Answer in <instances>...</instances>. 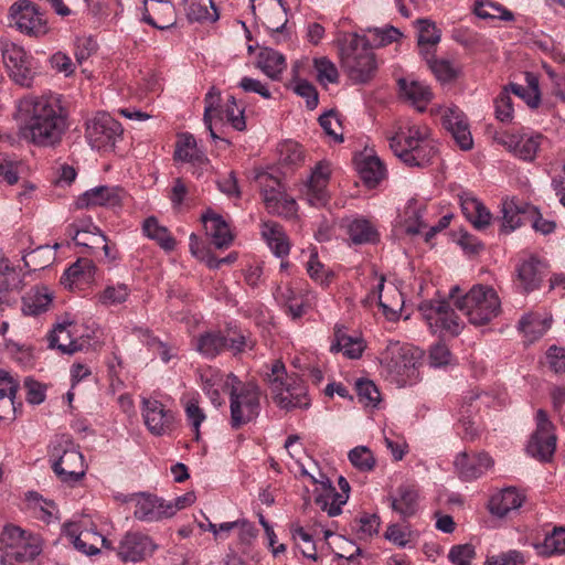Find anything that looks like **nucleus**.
Returning a JSON list of instances; mask_svg holds the SVG:
<instances>
[{
  "label": "nucleus",
  "mask_w": 565,
  "mask_h": 565,
  "mask_svg": "<svg viewBox=\"0 0 565 565\" xmlns=\"http://www.w3.org/2000/svg\"><path fill=\"white\" fill-rule=\"evenodd\" d=\"M52 295L46 287L32 290L23 297L22 312L25 316H38L49 310Z\"/></svg>",
  "instance_id": "58836bf2"
},
{
  "label": "nucleus",
  "mask_w": 565,
  "mask_h": 565,
  "mask_svg": "<svg viewBox=\"0 0 565 565\" xmlns=\"http://www.w3.org/2000/svg\"><path fill=\"white\" fill-rule=\"evenodd\" d=\"M202 222L206 234L211 237L213 245L216 248L228 247L233 241V235L230 231L228 224L222 216L207 212L202 216Z\"/></svg>",
  "instance_id": "72a5a7b5"
},
{
  "label": "nucleus",
  "mask_w": 565,
  "mask_h": 565,
  "mask_svg": "<svg viewBox=\"0 0 565 565\" xmlns=\"http://www.w3.org/2000/svg\"><path fill=\"white\" fill-rule=\"evenodd\" d=\"M330 166L327 162H319L308 182L305 184L303 195L307 202L312 206H323L329 200V192L327 190L330 178Z\"/></svg>",
  "instance_id": "412c9836"
},
{
  "label": "nucleus",
  "mask_w": 565,
  "mask_h": 565,
  "mask_svg": "<svg viewBox=\"0 0 565 565\" xmlns=\"http://www.w3.org/2000/svg\"><path fill=\"white\" fill-rule=\"evenodd\" d=\"M419 359L420 352L412 345L390 341L381 352L380 363L386 379L403 387L417 382Z\"/></svg>",
  "instance_id": "423d86ee"
},
{
  "label": "nucleus",
  "mask_w": 565,
  "mask_h": 565,
  "mask_svg": "<svg viewBox=\"0 0 565 565\" xmlns=\"http://www.w3.org/2000/svg\"><path fill=\"white\" fill-rule=\"evenodd\" d=\"M384 537L394 545L405 548L412 543L413 533L407 526L390 524L384 533Z\"/></svg>",
  "instance_id": "0e129e2a"
},
{
  "label": "nucleus",
  "mask_w": 565,
  "mask_h": 565,
  "mask_svg": "<svg viewBox=\"0 0 565 565\" xmlns=\"http://www.w3.org/2000/svg\"><path fill=\"white\" fill-rule=\"evenodd\" d=\"M347 228L354 244H367L377 241L379 234L374 225L363 217H355L349 221Z\"/></svg>",
  "instance_id": "ea45409f"
},
{
  "label": "nucleus",
  "mask_w": 565,
  "mask_h": 565,
  "mask_svg": "<svg viewBox=\"0 0 565 565\" xmlns=\"http://www.w3.org/2000/svg\"><path fill=\"white\" fill-rule=\"evenodd\" d=\"M270 214H276L284 217H291L297 212V203L294 198L286 194L284 191L279 195L270 196L266 205Z\"/></svg>",
  "instance_id": "3c124183"
},
{
  "label": "nucleus",
  "mask_w": 565,
  "mask_h": 565,
  "mask_svg": "<svg viewBox=\"0 0 565 565\" xmlns=\"http://www.w3.org/2000/svg\"><path fill=\"white\" fill-rule=\"evenodd\" d=\"M518 281L525 292L537 289L546 275L545 264L534 257L523 260L518 267Z\"/></svg>",
  "instance_id": "cd10ccee"
},
{
  "label": "nucleus",
  "mask_w": 565,
  "mask_h": 565,
  "mask_svg": "<svg viewBox=\"0 0 565 565\" xmlns=\"http://www.w3.org/2000/svg\"><path fill=\"white\" fill-rule=\"evenodd\" d=\"M121 135V124L109 114L99 113L87 122L86 138L93 149H111Z\"/></svg>",
  "instance_id": "ddd939ff"
},
{
  "label": "nucleus",
  "mask_w": 565,
  "mask_h": 565,
  "mask_svg": "<svg viewBox=\"0 0 565 565\" xmlns=\"http://www.w3.org/2000/svg\"><path fill=\"white\" fill-rule=\"evenodd\" d=\"M444 127L451 134L460 149L467 151L473 146V139L466 116L458 108H448L443 116Z\"/></svg>",
  "instance_id": "a878e982"
},
{
  "label": "nucleus",
  "mask_w": 565,
  "mask_h": 565,
  "mask_svg": "<svg viewBox=\"0 0 565 565\" xmlns=\"http://www.w3.org/2000/svg\"><path fill=\"white\" fill-rule=\"evenodd\" d=\"M128 295L129 288L127 285L116 284L107 286L97 297L102 305L114 306L125 302Z\"/></svg>",
  "instance_id": "6e6d98bb"
},
{
  "label": "nucleus",
  "mask_w": 565,
  "mask_h": 565,
  "mask_svg": "<svg viewBox=\"0 0 565 565\" xmlns=\"http://www.w3.org/2000/svg\"><path fill=\"white\" fill-rule=\"evenodd\" d=\"M418 32V46L423 56L433 55L435 46L440 41V31L427 20H420Z\"/></svg>",
  "instance_id": "c03bdc74"
},
{
  "label": "nucleus",
  "mask_w": 565,
  "mask_h": 565,
  "mask_svg": "<svg viewBox=\"0 0 565 565\" xmlns=\"http://www.w3.org/2000/svg\"><path fill=\"white\" fill-rule=\"evenodd\" d=\"M430 71L440 82H450L457 76V71L447 60H437L433 55L424 56Z\"/></svg>",
  "instance_id": "4d7b16f0"
},
{
  "label": "nucleus",
  "mask_w": 565,
  "mask_h": 565,
  "mask_svg": "<svg viewBox=\"0 0 565 565\" xmlns=\"http://www.w3.org/2000/svg\"><path fill=\"white\" fill-rule=\"evenodd\" d=\"M19 135L42 148L58 146L67 130V115L60 95H29L18 104Z\"/></svg>",
  "instance_id": "f257e3e1"
},
{
  "label": "nucleus",
  "mask_w": 565,
  "mask_h": 565,
  "mask_svg": "<svg viewBox=\"0 0 565 565\" xmlns=\"http://www.w3.org/2000/svg\"><path fill=\"white\" fill-rule=\"evenodd\" d=\"M426 203L424 200L413 198L406 203L402 217V225L407 234L415 235L426 227L424 215Z\"/></svg>",
  "instance_id": "c9c22d12"
},
{
  "label": "nucleus",
  "mask_w": 565,
  "mask_h": 565,
  "mask_svg": "<svg viewBox=\"0 0 565 565\" xmlns=\"http://www.w3.org/2000/svg\"><path fill=\"white\" fill-rule=\"evenodd\" d=\"M142 418L154 436L170 435L174 427V414L158 399L142 398Z\"/></svg>",
  "instance_id": "dca6fc26"
},
{
  "label": "nucleus",
  "mask_w": 565,
  "mask_h": 565,
  "mask_svg": "<svg viewBox=\"0 0 565 565\" xmlns=\"http://www.w3.org/2000/svg\"><path fill=\"white\" fill-rule=\"evenodd\" d=\"M393 153L408 167H425L437 153L430 129L409 119L397 121L395 132L388 137Z\"/></svg>",
  "instance_id": "f03ea898"
},
{
  "label": "nucleus",
  "mask_w": 565,
  "mask_h": 565,
  "mask_svg": "<svg viewBox=\"0 0 565 565\" xmlns=\"http://www.w3.org/2000/svg\"><path fill=\"white\" fill-rule=\"evenodd\" d=\"M260 392L258 386L253 383H242L236 385L230 392L231 401V426L235 429L248 424L259 414Z\"/></svg>",
  "instance_id": "1a4fd4ad"
},
{
  "label": "nucleus",
  "mask_w": 565,
  "mask_h": 565,
  "mask_svg": "<svg viewBox=\"0 0 565 565\" xmlns=\"http://www.w3.org/2000/svg\"><path fill=\"white\" fill-rule=\"evenodd\" d=\"M551 321V318H542L537 313H529L522 317L519 328L529 342H534L550 329Z\"/></svg>",
  "instance_id": "79ce46f5"
},
{
  "label": "nucleus",
  "mask_w": 565,
  "mask_h": 565,
  "mask_svg": "<svg viewBox=\"0 0 565 565\" xmlns=\"http://www.w3.org/2000/svg\"><path fill=\"white\" fill-rule=\"evenodd\" d=\"M72 328V323H58L49 338L50 347L57 348L65 354L82 351L84 349V341L73 338Z\"/></svg>",
  "instance_id": "e433bc0d"
},
{
  "label": "nucleus",
  "mask_w": 565,
  "mask_h": 565,
  "mask_svg": "<svg viewBox=\"0 0 565 565\" xmlns=\"http://www.w3.org/2000/svg\"><path fill=\"white\" fill-rule=\"evenodd\" d=\"M501 231L511 233L523 224V218L527 214H536V209L527 203L518 202L515 199H505L502 201Z\"/></svg>",
  "instance_id": "c85d7f7f"
},
{
  "label": "nucleus",
  "mask_w": 565,
  "mask_h": 565,
  "mask_svg": "<svg viewBox=\"0 0 565 565\" xmlns=\"http://www.w3.org/2000/svg\"><path fill=\"white\" fill-rule=\"evenodd\" d=\"M141 21L158 30H168L177 22L174 6L170 0H145Z\"/></svg>",
  "instance_id": "4be33fe9"
},
{
  "label": "nucleus",
  "mask_w": 565,
  "mask_h": 565,
  "mask_svg": "<svg viewBox=\"0 0 565 565\" xmlns=\"http://www.w3.org/2000/svg\"><path fill=\"white\" fill-rule=\"evenodd\" d=\"M2 58L10 78L22 87H31L35 76L36 62L23 47L7 43L2 47Z\"/></svg>",
  "instance_id": "f8f14e48"
},
{
  "label": "nucleus",
  "mask_w": 565,
  "mask_h": 565,
  "mask_svg": "<svg viewBox=\"0 0 565 565\" xmlns=\"http://www.w3.org/2000/svg\"><path fill=\"white\" fill-rule=\"evenodd\" d=\"M349 459L355 468L362 471H370L375 466V459L365 446H358L350 450Z\"/></svg>",
  "instance_id": "69168bd1"
},
{
  "label": "nucleus",
  "mask_w": 565,
  "mask_h": 565,
  "mask_svg": "<svg viewBox=\"0 0 565 565\" xmlns=\"http://www.w3.org/2000/svg\"><path fill=\"white\" fill-rule=\"evenodd\" d=\"M10 24L21 33L39 38L47 32V25L42 13L29 0H20L10 9Z\"/></svg>",
  "instance_id": "2eb2a0df"
},
{
  "label": "nucleus",
  "mask_w": 565,
  "mask_h": 565,
  "mask_svg": "<svg viewBox=\"0 0 565 565\" xmlns=\"http://www.w3.org/2000/svg\"><path fill=\"white\" fill-rule=\"evenodd\" d=\"M202 390L206 394L216 386H222L223 391H227L228 393L236 385H239V380L233 373L223 374L220 371H213L210 374L202 376Z\"/></svg>",
  "instance_id": "09e8293b"
},
{
  "label": "nucleus",
  "mask_w": 565,
  "mask_h": 565,
  "mask_svg": "<svg viewBox=\"0 0 565 565\" xmlns=\"http://www.w3.org/2000/svg\"><path fill=\"white\" fill-rule=\"evenodd\" d=\"M186 17L190 21L214 22L218 13L212 0H183Z\"/></svg>",
  "instance_id": "a19ab883"
},
{
  "label": "nucleus",
  "mask_w": 565,
  "mask_h": 565,
  "mask_svg": "<svg viewBox=\"0 0 565 565\" xmlns=\"http://www.w3.org/2000/svg\"><path fill=\"white\" fill-rule=\"evenodd\" d=\"M73 241L76 245L93 249L95 246L99 245V242H108V238L98 226L88 223L75 231Z\"/></svg>",
  "instance_id": "49530a36"
},
{
  "label": "nucleus",
  "mask_w": 565,
  "mask_h": 565,
  "mask_svg": "<svg viewBox=\"0 0 565 565\" xmlns=\"http://www.w3.org/2000/svg\"><path fill=\"white\" fill-rule=\"evenodd\" d=\"M360 174L366 184L374 186L384 178L385 167L379 157L370 156L361 164Z\"/></svg>",
  "instance_id": "8fccbe9b"
},
{
  "label": "nucleus",
  "mask_w": 565,
  "mask_h": 565,
  "mask_svg": "<svg viewBox=\"0 0 565 565\" xmlns=\"http://www.w3.org/2000/svg\"><path fill=\"white\" fill-rule=\"evenodd\" d=\"M129 501L135 504L134 516L142 522H158L167 519L164 500L157 495L140 492L129 494Z\"/></svg>",
  "instance_id": "393cba45"
},
{
  "label": "nucleus",
  "mask_w": 565,
  "mask_h": 565,
  "mask_svg": "<svg viewBox=\"0 0 565 565\" xmlns=\"http://www.w3.org/2000/svg\"><path fill=\"white\" fill-rule=\"evenodd\" d=\"M460 288L455 286L450 289L449 297L471 324L484 326L501 312L499 296L490 286L475 285L462 297L458 296Z\"/></svg>",
  "instance_id": "39448f33"
},
{
  "label": "nucleus",
  "mask_w": 565,
  "mask_h": 565,
  "mask_svg": "<svg viewBox=\"0 0 565 565\" xmlns=\"http://www.w3.org/2000/svg\"><path fill=\"white\" fill-rule=\"evenodd\" d=\"M364 349L365 345L361 337L347 334L343 327L334 329V338L330 347L331 352H342L349 359H359Z\"/></svg>",
  "instance_id": "f704fd0d"
},
{
  "label": "nucleus",
  "mask_w": 565,
  "mask_h": 565,
  "mask_svg": "<svg viewBox=\"0 0 565 565\" xmlns=\"http://www.w3.org/2000/svg\"><path fill=\"white\" fill-rule=\"evenodd\" d=\"M525 558L522 552L510 550L499 555L488 556L483 565H524Z\"/></svg>",
  "instance_id": "774afa93"
},
{
  "label": "nucleus",
  "mask_w": 565,
  "mask_h": 565,
  "mask_svg": "<svg viewBox=\"0 0 565 565\" xmlns=\"http://www.w3.org/2000/svg\"><path fill=\"white\" fill-rule=\"evenodd\" d=\"M358 397L365 406L376 407L381 401V394L376 385L369 380H359L356 382Z\"/></svg>",
  "instance_id": "680f3d73"
},
{
  "label": "nucleus",
  "mask_w": 565,
  "mask_h": 565,
  "mask_svg": "<svg viewBox=\"0 0 565 565\" xmlns=\"http://www.w3.org/2000/svg\"><path fill=\"white\" fill-rule=\"evenodd\" d=\"M446 300H429L419 306V311L433 332L438 331L440 317H445L443 310L446 308Z\"/></svg>",
  "instance_id": "864d4df0"
},
{
  "label": "nucleus",
  "mask_w": 565,
  "mask_h": 565,
  "mask_svg": "<svg viewBox=\"0 0 565 565\" xmlns=\"http://www.w3.org/2000/svg\"><path fill=\"white\" fill-rule=\"evenodd\" d=\"M270 395L282 411H306L311 406V398L303 381L296 374H288L285 364L276 360L265 374Z\"/></svg>",
  "instance_id": "20e7f679"
},
{
  "label": "nucleus",
  "mask_w": 565,
  "mask_h": 565,
  "mask_svg": "<svg viewBox=\"0 0 565 565\" xmlns=\"http://www.w3.org/2000/svg\"><path fill=\"white\" fill-rule=\"evenodd\" d=\"M523 501L524 495L520 493L515 488H505L491 497L489 502V510L491 514L499 518H504L510 512L521 508Z\"/></svg>",
  "instance_id": "2f4dec72"
},
{
  "label": "nucleus",
  "mask_w": 565,
  "mask_h": 565,
  "mask_svg": "<svg viewBox=\"0 0 565 565\" xmlns=\"http://www.w3.org/2000/svg\"><path fill=\"white\" fill-rule=\"evenodd\" d=\"M418 499V490L413 484L399 486L396 489V493L387 498L392 510L398 513L403 519H408L416 513Z\"/></svg>",
  "instance_id": "c756f323"
},
{
  "label": "nucleus",
  "mask_w": 565,
  "mask_h": 565,
  "mask_svg": "<svg viewBox=\"0 0 565 565\" xmlns=\"http://www.w3.org/2000/svg\"><path fill=\"white\" fill-rule=\"evenodd\" d=\"M353 529L356 531L359 539L366 540L377 534L381 520L377 514H363L354 522Z\"/></svg>",
  "instance_id": "bf43d9fd"
},
{
  "label": "nucleus",
  "mask_w": 565,
  "mask_h": 565,
  "mask_svg": "<svg viewBox=\"0 0 565 565\" xmlns=\"http://www.w3.org/2000/svg\"><path fill=\"white\" fill-rule=\"evenodd\" d=\"M122 190L118 186L99 185L85 191L76 200L79 209L96 206L115 207L121 204Z\"/></svg>",
  "instance_id": "b1692460"
},
{
  "label": "nucleus",
  "mask_w": 565,
  "mask_h": 565,
  "mask_svg": "<svg viewBox=\"0 0 565 565\" xmlns=\"http://www.w3.org/2000/svg\"><path fill=\"white\" fill-rule=\"evenodd\" d=\"M475 14L480 19H499L512 21L514 15L511 11L492 1H477L473 8Z\"/></svg>",
  "instance_id": "de8ad7c7"
},
{
  "label": "nucleus",
  "mask_w": 565,
  "mask_h": 565,
  "mask_svg": "<svg viewBox=\"0 0 565 565\" xmlns=\"http://www.w3.org/2000/svg\"><path fill=\"white\" fill-rule=\"evenodd\" d=\"M536 430L527 444V452L540 461H550L556 449L554 425L544 409H539L535 416Z\"/></svg>",
  "instance_id": "4468645a"
},
{
  "label": "nucleus",
  "mask_w": 565,
  "mask_h": 565,
  "mask_svg": "<svg viewBox=\"0 0 565 565\" xmlns=\"http://www.w3.org/2000/svg\"><path fill=\"white\" fill-rule=\"evenodd\" d=\"M543 555L564 554L565 553V527H556L544 539L542 550Z\"/></svg>",
  "instance_id": "13d9d810"
},
{
  "label": "nucleus",
  "mask_w": 565,
  "mask_h": 565,
  "mask_svg": "<svg viewBox=\"0 0 565 565\" xmlns=\"http://www.w3.org/2000/svg\"><path fill=\"white\" fill-rule=\"evenodd\" d=\"M142 231L146 236L151 239H154L159 243V245L166 250H171L175 246V241L170 235L168 230L161 226L157 218L151 216L145 220Z\"/></svg>",
  "instance_id": "a18cd8bd"
},
{
  "label": "nucleus",
  "mask_w": 565,
  "mask_h": 565,
  "mask_svg": "<svg viewBox=\"0 0 565 565\" xmlns=\"http://www.w3.org/2000/svg\"><path fill=\"white\" fill-rule=\"evenodd\" d=\"M257 65L269 78L277 81L286 70L287 63L280 52L265 47L258 54Z\"/></svg>",
  "instance_id": "4c0bfd02"
},
{
  "label": "nucleus",
  "mask_w": 565,
  "mask_h": 565,
  "mask_svg": "<svg viewBox=\"0 0 565 565\" xmlns=\"http://www.w3.org/2000/svg\"><path fill=\"white\" fill-rule=\"evenodd\" d=\"M50 461L55 475L63 482H77L85 476V461L67 435L56 436L49 448Z\"/></svg>",
  "instance_id": "6e6552de"
},
{
  "label": "nucleus",
  "mask_w": 565,
  "mask_h": 565,
  "mask_svg": "<svg viewBox=\"0 0 565 565\" xmlns=\"http://www.w3.org/2000/svg\"><path fill=\"white\" fill-rule=\"evenodd\" d=\"M53 260V253L49 247L41 246L23 257L25 267L30 270H39L47 267Z\"/></svg>",
  "instance_id": "052dcab7"
},
{
  "label": "nucleus",
  "mask_w": 565,
  "mask_h": 565,
  "mask_svg": "<svg viewBox=\"0 0 565 565\" xmlns=\"http://www.w3.org/2000/svg\"><path fill=\"white\" fill-rule=\"evenodd\" d=\"M341 492H337L335 488L332 486L331 481L328 478H322L320 481V486L322 489V493L318 494L315 499L317 505L329 516H337L341 514L342 507L347 503L349 499L350 484L344 477H339L338 480Z\"/></svg>",
  "instance_id": "f3484780"
},
{
  "label": "nucleus",
  "mask_w": 565,
  "mask_h": 565,
  "mask_svg": "<svg viewBox=\"0 0 565 565\" xmlns=\"http://www.w3.org/2000/svg\"><path fill=\"white\" fill-rule=\"evenodd\" d=\"M42 551L40 539L20 526L7 525L0 536V564L15 565L33 561Z\"/></svg>",
  "instance_id": "0eeeda50"
},
{
  "label": "nucleus",
  "mask_w": 565,
  "mask_h": 565,
  "mask_svg": "<svg viewBox=\"0 0 565 565\" xmlns=\"http://www.w3.org/2000/svg\"><path fill=\"white\" fill-rule=\"evenodd\" d=\"M509 152L525 162H533L540 151L548 143L541 132L522 129L516 132H502L495 137Z\"/></svg>",
  "instance_id": "9b49d317"
},
{
  "label": "nucleus",
  "mask_w": 565,
  "mask_h": 565,
  "mask_svg": "<svg viewBox=\"0 0 565 565\" xmlns=\"http://www.w3.org/2000/svg\"><path fill=\"white\" fill-rule=\"evenodd\" d=\"M260 234L276 257H286L290 252V243L284 227L274 221L262 223Z\"/></svg>",
  "instance_id": "7c9ffc66"
},
{
  "label": "nucleus",
  "mask_w": 565,
  "mask_h": 565,
  "mask_svg": "<svg viewBox=\"0 0 565 565\" xmlns=\"http://www.w3.org/2000/svg\"><path fill=\"white\" fill-rule=\"evenodd\" d=\"M227 347V337L221 332H206L196 340V350L205 358L213 359Z\"/></svg>",
  "instance_id": "37998d69"
},
{
  "label": "nucleus",
  "mask_w": 565,
  "mask_h": 565,
  "mask_svg": "<svg viewBox=\"0 0 565 565\" xmlns=\"http://www.w3.org/2000/svg\"><path fill=\"white\" fill-rule=\"evenodd\" d=\"M279 161L282 166L298 167L305 161V151L302 147L292 140L282 142L279 148Z\"/></svg>",
  "instance_id": "603ef678"
},
{
  "label": "nucleus",
  "mask_w": 565,
  "mask_h": 565,
  "mask_svg": "<svg viewBox=\"0 0 565 565\" xmlns=\"http://www.w3.org/2000/svg\"><path fill=\"white\" fill-rule=\"evenodd\" d=\"M398 88L401 95L408 100L418 111H424L431 100L430 88L423 82L399 78Z\"/></svg>",
  "instance_id": "473e14b6"
},
{
  "label": "nucleus",
  "mask_w": 565,
  "mask_h": 565,
  "mask_svg": "<svg viewBox=\"0 0 565 565\" xmlns=\"http://www.w3.org/2000/svg\"><path fill=\"white\" fill-rule=\"evenodd\" d=\"M174 159L182 162L191 163L195 168L194 172L206 170L210 163L205 153L198 148L195 138L190 134L182 135L174 150Z\"/></svg>",
  "instance_id": "bb28decb"
},
{
  "label": "nucleus",
  "mask_w": 565,
  "mask_h": 565,
  "mask_svg": "<svg viewBox=\"0 0 565 565\" xmlns=\"http://www.w3.org/2000/svg\"><path fill=\"white\" fill-rule=\"evenodd\" d=\"M21 284V278L19 273L10 267L8 262H0V291L2 295L7 296V294L11 290L18 289Z\"/></svg>",
  "instance_id": "e2e57ef3"
},
{
  "label": "nucleus",
  "mask_w": 565,
  "mask_h": 565,
  "mask_svg": "<svg viewBox=\"0 0 565 565\" xmlns=\"http://www.w3.org/2000/svg\"><path fill=\"white\" fill-rule=\"evenodd\" d=\"M493 463V459L486 451H462L456 456L454 461L458 476L465 481L480 478Z\"/></svg>",
  "instance_id": "aec40b11"
},
{
  "label": "nucleus",
  "mask_w": 565,
  "mask_h": 565,
  "mask_svg": "<svg viewBox=\"0 0 565 565\" xmlns=\"http://www.w3.org/2000/svg\"><path fill=\"white\" fill-rule=\"evenodd\" d=\"M158 548L152 539L140 532H128L119 543L118 555L124 562H140Z\"/></svg>",
  "instance_id": "6ab92c4d"
},
{
  "label": "nucleus",
  "mask_w": 565,
  "mask_h": 565,
  "mask_svg": "<svg viewBox=\"0 0 565 565\" xmlns=\"http://www.w3.org/2000/svg\"><path fill=\"white\" fill-rule=\"evenodd\" d=\"M250 9L254 15L259 10L258 18L273 34L282 33L288 22L287 9L282 0H250Z\"/></svg>",
  "instance_id": "a211bd4d"
},
{
  "label": "nucleus",
  "mask_w": 565,
  "mask_h": 565,
  "mask_svg": "<svg viewBox=\"0 0 565 565\" xmlns=\"http://www.w3.org/2000/svg\"><path fill=\"white\" fill-rule=\"evenodd\" d=\"M255 181L257 182L258 186L260 188V192L263 195V200L265 205L268 203V199L270 196L279 195L280 192H282V186L280 181L273 177L271 174L259 171L255 175Z\"/></svg>",
  "instance_id": "5fc2aeb1"
},
{
  "label": "nucleus",
  "mask_w": 565,
  "mask_h": 565,
  "mask_svg": "<svg viewBox=\"0 0 565 565\" xmlns=\"http://www.w3.org/2000/svg\"><path fill=\"white\" fill-rule=\"evenodd\" d=\"M276 300L286 309V312L294 319H300L312 306L315 295L310 291L303 294L290 286L278 287L275 292Z\"/></svg>",
  "instance_id": "5701e85b"
},
{
  "label": "nucleus",
  "mask_w": 565,
  "mask_h": 565,
  "mask_svg": "<svg viewBox=\"0 0 565 565\" xmlns=\"http://www.w3.org/2000/svg\"><path fill=\"white\" fill-rule=\"evenodd\" d=\"M341 67L355 84L371 81L377 70L370 40L358 33H343L338 39Z\"/></svg>",
  "instance_id": "7ed1b4c3"
},
{
  "label": "nucleus",
  "mask_w": 565,
  "mask_h": 565,
  "mask_svg": "<svg viewBox=\"0 0 565 565\" xmlns=\"http://www.w3.org/2000/svg\"><path fill=\"white\" fill-rule=\"evenodd\" d=\"M26 502L28 507L34 512L39 511V518L43 521L49 522L51 516L53 515V510L55 509V505L52 501L43 499L39 493L36 492H29L26 494Z\"/></svg>",
  "instance_id": "338daca9"
},
{
  "label": "nucleus",
  "mask_w": 565,
  "mask_h": 565,
  "mask_svg": "<svg viewBox=\"0 0 565 565\" xmlns=\"http://www.w3.org/2000/svg\"><path fill=\"white\" fill-rule=\"evenodd\" d=\"M218 100L220 92L215 87H212L204 99L205 109L203 120L214 140L218 139V136L212 128L213 118L225 120L238 131H243L246 128L244 109L237 106L235 97L231 96L225 106H218Z\"/></svg>",
  "instance_id": "9d476101"
}]
</instances>
